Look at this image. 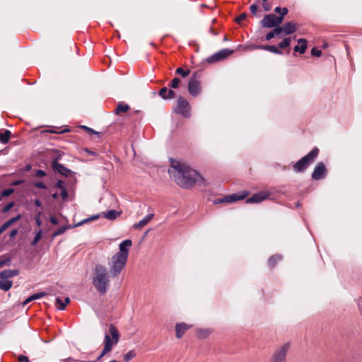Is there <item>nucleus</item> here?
<instances>
[{
  "instance_id": "f257e3e1",
  "label": "nucleus",
  "mask_w": 362,
  "mask_h": 362,
  "mask_svg": "<svg viewBox=\"0 0 362 362\" xmlns=\"http://www.w3.org/2000/svg\"><path fill=\"white\" fill-rule=\"evenodd\" d=\"M168 173L178 185L186 189L192 187L203 180L196 170L175 160H171Z\"/></svg>"
},
{
  "instance_id": "f03ea898",
  "label": "nucleus",
  "mask_w": 362,
  "mask_h": 362,
  "mask_svg": "<svg viewBox=\"0 0 362 362\" xmlns=\"http://www.w3.org/2000/svg\"><path fill=\"white\" fill-rule=\"evenodd\" d=\"M93 284L100 294H105L107 292L110 287V276L104 266L101 264L95 266L93 276Z\"/></svg>"
},
{
  "instance_id": "7ed1b4c3",
  "label": "nucleus",
  "mask_w": 362,
  "mask_h": 362,
  "mask_svg": "<svg viewBox=\"0 0 362 362\" xmlns=\"http://www.w3.org/2000/svg\"><path fill=\"white\" fill-rule=\"evenodd\" d=\"M119 340V333L117 328L112 324L109 326L108 333H105L104 338V348L95 361L91 362H97L100 361L105 355L110 352L114 346H115Z\"/></svg>"
},
{
  "instance_id": "20e7f679",
  "label": "nucleus",
  "mask_w": 362,
  "mask_h": 362,
  "mask_svg": "<svg viewBox=\"0 0 362 362\" xmlns=\"http://www.w3.org/2000/svg\"><path fill=\"white\" fill-rule=\"evenodd\" d=\"M319 149L317 147L313 148L310 153L301 158L293 165V170L296 173L304 172L308 166L314 162L315 158L317 157Z\"/></svg>"
},
{
  "instance_id": "39448f33",
  "label": "nucleus",
  "mask_w": 362,
  "mask_h": 362,
  "mask_svg": "<svg viewBox=\"0 0 362 362\" xmlns=\"http://www.w3.org/2000/svg\"><path fill=\"white\" fill-rule=\"evenodd\" d=\"M127 259L121 255L115 254L108 262L110 275L112 277L117 276L124 268Z\"/></svg>"
},
{
  "instance_id": "423d86ee",
  "label": "nucleus",
  "mask_w": 362,
  "mask_h": 362,
  "mask_svg": "<svg viewBox=\"0 0 362 362\" xmlns=\"http://www.w3.org/2000/svg\"><path fill=\"white\" fill-rule=\"evenodd\" d=\"M291 348V344L289 341L277 346L274 351L269 362H286V356Z\"/></svg>"
},
{
  "instance_id": "0eeeda50",
  "label": "nucleus",
  "mask_w": 362,
  "mask_h": 362,
  "mask_svg": "<svg viewBox=\"0 0 362 362\" xmlns=\"http://www.w3.org/2000/svg\"><path fill=\"white\" fill-rule=\"evenodd\" d=\"M202 76L200 71H196L193 74L188 82V91L192 96L198 95L201 92L200 81L198 78Z\"/></svg>"
},
{
  "instance_id": "6e6552de",
  "label": "nucleus",
  "mask_w": 362,
  "mask_h": 362,
  "mask_svg": "<svg viewBox=\"0 0 362 362\" xmlns=\"http://www.w3.org/2000/svg\"><path fill=\"white\" fill-rule=\"evenodd\" d=\"M190 106L188 101L184 98L180 96L177 101V105L174 112L182 115L184 117L189 118L191 116Z\"/></svg>"
},
{
  "instance_id": "1a4fd4ad",
  "label": "nucleus",
  "mask_w": 362,
  "mask_h": 362,
  "mask_svg": "<svg viewBox=\"0 0 362 362\" xmlns=\"http://www.w3.org/2000/svg\"><path fill=\"white\" fill-rule=\"evenodd\" d=\"M260 23L262 27L275 28L282 23V17L276 16L273 13L267 14L264 16Z\"/></svg>"
},
{
  "instance_id": "9d476101",
  "label": "nucleus",
  "mask_w": 362,
  "mask_h": 362,
  "mask_svg": "<svg viewBox=\"0 0 362 362\" xmlns=\"http://www.w3.org/2000/svg\"><path fill=\"white\" fill-rule=\"evenodd\" d=\"M247 195H248V192H245V191L242 192L240 193L233 194L226 196L225 197H223L222 199H217L215 202V203L216 204L231 203V202H236L238 200L244 199L245 198H246L247 197Z\"/></svg>"
},
{
  "instance_id": "9b49d317",
  "label": "nucleus",
  "mask_w": 362,
  "mask_h": 362,
  "mask_svg": "<svg viewBox=\"0 0 362 362\" xmlns=\"http://www.w3.org/2000/svg\"><path fill=\"white\" fill-rule=\"evenodd\" d=\"M233 53V50L229 49H223L209 57L207 59V62L210 64L217 62L223 60Z\"/></svg>"
},
{
  "instance_id": "f8f14e48",
  "label": "nucleus",
  "mask_w": 362,
  "mask_h": 362,
  "mask_svg": "<svg viewBox=\"0 0 362 362\" xmlns=\"http://www.w3.org/2000/svg\"><path fill=\"white\" fill-rule=\"evenodd\" d=\"M327 169L325 165L322 162L318 163L314 168L312 173V178L315 180H319L325 177Z\"/></svg>"
},
{
  "instance_id": "ddd939ff",
  "label": "nucleus",
  "mask_w": 362,
  "mask_h": 362,
  "mask_svg": "<svg viewBox=\"0 0 362 362\" xmlns=\"http://www.w3.org/2000/svg\"><path fill=\"white\" fill-rule=\"evenodd\" d=\"M279 29L280 35L284 33L286 35H291L295 33L297 30L296 24L293 22H287L284 23L282 26L277 27Z\"/></svg>"
},
{
  "instance_id": "4468645a",
  "label": "nucleus",
  "mask_w": 362,
  "mask_h": 362,
  "mask_svg": "<svg viewBox=\"0 0 362 362\" xmlns=\"http://www.w3.org/2000/svg\"><path fill=\"white\" fill-rule=\"evenodd\" d=\"M132 245V242L131 240L128 239L122 241L119 245V250L116 254L128 259L129 247H131Z\"/></svg>"
},
{
  "instance_id": "2eb2a0df",
  "label": "nucleus",
  "mask_w": 362,
  "mask_h": 362,
  "mask_svg": "<svg viewBox=\"0 0 362 362\" xmlns=\"http://www.w3.org/2000/svg\"><path fill=\"white\" fill-rule=\"evenodd\" d=\"M251 47L254 49H262L269 51L276 54H282L283 52L275 45H252Z\"/></svg>"
},
{
  "instance_id": "dca6fc26",
  "label": "nucleus",
  "mask_w": 362,
  "mask_h": 362,
  "mask_svg": "<svg viewBox=\"0 0 362 362\" xmlns=\"http://www.w3.org/2000/svg\"><path fill=\"white\" fill-rule=\"evenodd\" d=\"M269 196V194L264 192H261L253 194L251 197L246 200L247 203H259L265 200Z\"/></svg>"
},
{
  "instance_id": "f3484780",
  "label": "nucleus",
  "mask_w": 362,
  "mask_h": 362,
  "mask_svg": "<svg viewBox=\"0 0 362 362\" xmlns=\"http://www.w3.org/2000/svg\"><path fill=\"white\" fill-rule=\"evenodd\" d=\"M52 165L55 172H57L62 175L67 176L71 173L69 169L64 166L62 164L59 163L57 160H54Z\"/></svg>"
},
{
  "instance_id": "a211bd4d",
  "label": "nucleus",
  "mask_w": 362,
  "mask_h": 362,
  "mask_svg": "<svg viewBox=\"0 0 362 362\" xmlns=\"http://www.w3.org/2000/svg\"><path fill=\"white\" fill-rule=\"evenodd\" d=\"M191 327L185 322L177 323L175 325L176 337L180 339Z\"/></svg>"
},
{
  "instance_id": "6ab92c4d",
  "label": "nucleus",
  "mask_w": 362,
  "mask_h": 362,
  "mask_svg": "<svg viewBox=\"0 0 362 362\" xmlns=\"http://www.w3.org/2000/svg\"><path fill=\"white\" fill-rule=\"evenodd\" d=\"M19 274V272L16 269H5L0 272V278L2 279L7 280L9 278H12L15 276H17Z\"/></svg>"
},
{
  "instance_id": "aec40b11",
  "label": "nucleus",
  "mask_w": 362,
  "mask_h": 362,
  "mask_svg": "<svg viewBox=\"0 0 362 362\" xmlns=\"http://www.w3.org/2000/svg\"><path fill=\"white\" fill-rule=\"evenodd\" d=\"M298 43L300 45L295 46L293 48L294 52L303 54L307 49V40L305 39L300 38L298 40Z\"/></svg>"
},
{
  "instance_id": "412c9836",
  "label": "nucleus",
  "mask_w": 362,
  "mask_h": 362,
  "mask_svg": "<svg viewBox=\"0 0 362 362\" xmlns=\"http://www.w3.org/2000/svg\"><path fill=\"white\" fill-rule=\"evenodd\" d=\"M283 259V256L279 254H276L271 256L268 259V266L270 269H273L277 263Z\"/></svg>"
},
{
  "instance_id": "4be33fe9",
  "label": "nucleus",
  "mask_w": 362,
  "mask_h": 362,
  "mask_svg": "<svg viewBox=\"0 0 362 362\" xmlns=\"http://www.w3.org/2000/svg\"><path fill=\"white\" fill-rule=\"evenodd\" d=\"M153 214H148L146 216H145L143 219H141L139 222L135 223L134 225V228H142L145 226H146L151 220L153 218Z\"/></svg>"
},
{
  "instance_id": "5701e85b",
  "label": "nucleus",
  "mask_w": 362,
  "mask_h": 362,
  "mask_svg": "<svg viewBox=\"0 0 362 362\" xmlns=\"http://www.w3.org/2000/svg\"><path fill=\"white\" fill-rule=\"evenodd\" d=\"M129 109L130 107L127 104L119 103L115 110V114L119 115L121 113L127 112Z\"/></svg>"
},
{
  "instance_id": "b1692460",
  "label": "nucleus",
  "mask_w": 362,
  "mask_h": 362,
  "mask_svg": "<svg viewBox=\"0 0 362 362\" xmlns=\"http://www.w3.org/2000/svg\"><path fill=\"white\" fill-rule=\"evenodd\" d=\"M45 296H46L45 292L36 293L30 296V297H28L27 299H25V300L23 303V305L25 306L27 304H28L30 302H31L34 300L40 299Z\"/></svg>"
},
{
  "instance_id": "393cba45",
  "label": "nucleus",
  "mask_w": 362,
  "mask_h": 362,
  "mask_svg": "<svg viewBox=\"0 0 362 362\" xmlns=\"http://www.w3.org/2000/svg\"><path fill=\"white\" fill-rule=\"evenodd\" d=\"M11 133L9 130L0 131V142L6 144L8 142Z\"/></svg>"
},
{
  "instance_id": "a878e982",
  "label": "nucleus",
  "mask_w": 362,
  "mask_h": 362,
  "mask_svg": "<svg viewBox=\"0 0 362 362\" xmlns=\"http://www.w3.org/2000/svg\"><path fill=\"white\" fill-rule=\"evenodd\" d=\"M119 215L120 212L116 210H109L107 212H103V216L108 220H115Z\"/></svg>"
},
{
  "instance_id": "bb28decb",
  "label": "nucleus",
  "mask_w": 362,
  "mask_h": 362,
  "mask_svg": "<svg viewBox=\"0 0 362 362\" xmlns=\"http://www.w3.org/2000/svg\"><path fill=\"white\" fill-rule=\"evenodd\" d=\"M74 227H75L74 225V226L67 225V226H62L53 233L52 238H54L55 237L60 235L63 234L64 233H65V231L67 230L68 229H70V228H72Z\"/></svg>"
},
{
  "instance_id": "cd10ccee",
  "label": "nucleus",
  "mask_w": 362,
  "mask_h": 362,
  "mask_svg": "<svg viewBox=\"0 0 362 362\" xmlns=\"http://www.w3.org/2000/svg\"><path fill=\"white\" fill-rule=\"evenodd\" d=\"M279 29H278V28H274L272 30H271L270 32H269L266 36H265V40L267 41H269L271 40L273 37H274L275 36L278 37L279 38L281 37V35H280V33H279Z\"/></svg>"
},
{
  "instance_id": "c85d7f7f",
  "label": "nucleus",
  "mask_w": 362,
  "mask_h": 362,
  "mask_svg": "<svg viewBox=\"0 0 362 362\" xmlns=\"http://www.w3.org/2000/svg\"><path fill=\"white\" fill-rule=\"evenodd\" d=\"M13 283L8 280L0 281V288L4 291H8L12 287Z\"/></svg>"
},
{
  "instance_id": "c756f323",
  "label": "nucleus",
  "mask_w": 362,
  "mask_h": 362,
  "mask_svg": "<svg viewBox=\"0 0 362 362\" xmlns=\"http://www.w3.org/2000/svg\"><path fill=\"white\" fill-rule=\"evenodd\" d=\"M291 42V37H286L284 38L281 42H280L278 44V48L280 49H284L290 46Z\"/></svg>"
},
{
  "instance_id": "7c9ffc66",
  "label": "nucleus",
  "mask_w": 362,
  "mask_h": 362,
  "mask_svg": "<svg viewBox=\"0 0 362 362\" xmlns=\"http://www.w3.org/2000/svg\"><path fill=\"white\" fill-rule=\"evenodd\" d=\"M211 334V332L209 329H200L197 330V337L200 339H204L208 337Z\"/></svg>"
},
{
  "instance_id": "2f4dec72",
  "label": "nucleus",
  "mask_w": 362,
  "mask_h": 362,
  "mask_svg": "<svg viewBox=\"0 0 362 362\" xmlns=\"http://www.w3.org/2000/svg\"><path fill=\"white\" fill-rule=\"evenodd\" d=\"M100 214H97V215L93 216L90 218H86V219H84V220L77 223L76 224H75L74 226H81L83 224H84L86 223H88V222H89L90 221L96 220V219H98L100 217Z\"/></svg>"
},
{
  "instance_id": "473e14b6",
  "label": "nucleus",
  "mask_w": 362,
  "mask_h": 362,
  "mask_svg": "<svg viewBox=\"0 0 362 362\" xmlns=\"http://www.w3.org/2000/svg\"><path fill=\"white\" fill-rule=\"evenodd\" d=\"M136 356V352L134 350H131L128 351L126 354L124 355V360L126 362H129L132 359H133Z\"/></svg>"
},
{
  "instance_id": "72a5a7b5",
  "label": "nucleus",
  "mask_w": 362,
  "mask_h": 362,
  "mask_svg": "<svg viewBox=\"0 0 362 362\" xmlns=\"http://www.w3.org/2000/svg\"><path fill=\"white\" fill-rule=\"evenodd\" d=\"M21 218V215L18 214L15 217L10 218L8 221H6L4 223L6 225L7 228L13 225L14 223L17 222Z\"/></svg>"
},
{
  "instance_id": "f704fd0d",
  "label": "nucleus",
  "mask_w": 362,
  "mask_h": 362,
  "mask_svg": "<svg viewBox=\"0 0 362 362\" xmlns=\"http://www.w3.org/2000/svg\"><path fill=\"white\" fill-rule=\"evenodd\" d=\"M189 69L184 70L182 67H178L175 71V74H180L182 77L187 76L189 74Z\"/></svg>"
},
{
  "instance_id": "c9c22d12",
  "label": "nucleus",
  "mask_w": 362,
  "mask_h": 362,
  "mask_svg": "<svg viewBox=\"0 0 362 362\" xmlns=\"http://www.w3.org/2000/svg\"><path fill=\"white\" fill-rule=\"evenodd\" d=\"M42 230H40L35 235V238H33V240H32L31 242V245L32 246H35L38 242L40 241V240L42 238Z\"/></svg>"
},
{
  "instance_id": "e433bc0d",
  "label": "nucleus",
  "mask_w": 362,
  "mask_h": 362,
  "mask_svg": "<svg viewBox=\"0 0 362 362\" xmlns=\"http://www.w3.org/2000/svg\"><path fill=\"white\" fill-rule=\"evenodd\" d=\"M55 305L59 310H64L66 308V303L59 298H56Z\"/></svg>"
},
{
  "instance_id": "4c0bfd02",
  "label": "nucleus",
  "mask_w": 362,
  "mask_h": 362,
  "mask_svg": "<svg viewBox=\"0 0 362 362\" xmlns=\"http://www.w3.org/2000/svg\"><path fill=\"white\" fill-rule=\"evenodd\" d=\"M180 83V79L177 77L174 78L171 81L170 86L173 88H177Z\"/></svg>"
},
{
  "instance_id": "58836bf2",
  "label": "nucleus",
  "mask_w": 362,
  "mask_h": 362,
  "mask_svg": "<svg viewBox=\"0 0 362 362\" xmlns=\"http://www.w3.org/2000/svg\"><path fill=\"white\" fill-rule=\"evenodd\" d=\"M14 192V189L13 188H8L6 189H4L1 192V196L2 197H6L10 196L11 194H13Z\"/></svg>"
},
{
  "instance_id": "ea45409f",
  "label": "nucleus",
  "mask_w": 362,
  "mask_h": 362,
  "mask_svg": "<svg viewBox=\"0 0 362 362\" xmlns=\"http://www.w3.org/2000/svg\"><path fill=\"white\" fill-rule=\"evenodd\" d=\"M247 15L245 13H241L239 16L235 18V21L238 24H241L244 20L246 19Z\"/></svg>"
},
{
  "instance_id": "a19ab883",
  "label": "nucleus",
  "mask_w": 362,
  "mask_h": 362,
  "mask_svg": "<svg viewBox=\"0 0 362 362\" xmlns=\"http://www.w3.org/2000/svg\"><path fill=\"white\" fill-rule=\"evenodd\" d=\"M60 191H61L60 196L62 197V199L64 201H65L68 198V196H69V193H68L66 187L61 189Z\"/></svg>"
},
{
  "instance_id": "79ce46f5",
  "label": "nucleus",
  "mask_w": 362,
  "mask_h": 362,
  "mask_svg": "<svg viewBox=\"0 0 362 362\" xmlns=\"http://www.w3.org/2000/svg\"><path fill=\"white\" fill-rule=\"evenodd\" d=\"M14 206V202H10L8 203L7 205H6L5 206H4L2 209H1V212L2 213H6L8 212L10 209H11Z\"/></svg>"
},
{
  "instance_id": "37998d69",
  "label": "nucleus",
  "mask_w": 362,
  "mask_h": 362,
  "mask_svg": "<svg viewBox=\"0 0 362 362\" xmlns=\"http://www.w3.org/2000/svg\"><path fill=\"white\" fill-rule=\"evenodd\" d=\"M311 54L314 57H320L322 55V51L317 47H313L311 50Z\"/></svg>"
},
{
  "instance_id": "c03bdc74",
  "label": "nucleus",
  "mask_w": 362,
  "mask_h": 362,
  "mask_svg": "<svg viewBox=\"0 0 362 362\" xmlns=\"http://www.w3.org/2000/svg\"><path fill=\"white\" fill-rule=\"evenodd\" d=\"M54 187L59 189L66 187L64 182L62 180H58L54 184Z\"/></svg>"
},
{
  "instance_id": "a18cd8bd",
  "label": "nucleus",
  "mask_w": 362,
  "mask_h": 362,
  "mask_svg": "<svg viewBox=\"0 0 362 362\" xmlns=\"http://www.w3.org/2000/svg\"><path fill=\"white\" fill-rule=\"evenodd\" d=\"M168 89L166 87H163L159 90V95L162 98L166 100V95L168 94Z\"/></svg>"
},
{
  "instance_id": "49530a36",
  "label": "nucleus",
  "mask_w": 362,
  "mask_h": 362,
  "mask_svg": "<svg viewBox=\"0 0 362 362\" xmlns=\"http://www.w3.org/2000/svg\"><path fill=\"white\" fill-rule=\"evenodd\" d=\"M34 186L39 189H47V186L42 181H37L34 183Z\"/></svg>"
},
{
  "instance_id": "de8ad7c7",
  "label": "nucleus",
  "mask_w": 362,
  "mask_h": 362,
  "mask_svg": "<svg viewBox=\"0 0 362 362\" xmlns=\"http://www.w3.org/2000/svg\"><path fill=\"white\" fill-rule=\"evenodd\" d=\"M46 175V173L42 170H37L35 173L36 177H42Z\"/></svg>"
},
{
  "instance_id": "09e8293b",
  "label": "nucleus",
  "mask_w": 362,
  "mask_h": 362,
  "mask_svg": "<svg viewBox=\"0 0 362 362\" xmlns=\"http://www.w3.org/2000/svg\"><path fill=\"white\" fill-rule=\"evenodd\" d=\"M10 262H11V259L10 258H6L4 259L1 260L0 261V267H1V268L3 267L5 265H9Z\"/></svg>"
},
{
  "instance_id": "8fccbe9b",
  "label": "nucleus",
  "mask_w": 362,
  "mask_h": 362,
  "mask_svg": "<svg viewBox=\"0 0 362 362\" xmlns=\"http://www.w3.org/2000/svg\"><path fill=\"white\" fill-rule=\"evenodd\" d=\"M81 127L83 129H86L89 134H98V135H99L100 134V132H95L93 129L88 127L86 126H82Z\"/></svg>"
},
{
  "instance_id": "3c124183",
  "label": "nucleus",
  "mask_w": 362,
  "mask_h": 362,
  "mask_svg": "<svg viewBox=\"0 0 362 362\" xmlns=\"http://www.w3.org/2000/svg\"><path fill=\"white\" fill-rule=\"evenodd\" d=\"M175 97V92L173 90H168V94L166 95V99H172Z\"/></svg>"
},
{
  "instance_id": "603ef678",
  "label": "nucleus",
  "mask_w": 362,
  "mask_h": 362,
  "mask_svg": "<svg viewBox=\"0 0 362 362\" xmlns=\"http://www.w3.org/2000/svg\"><path fill=\"white\" fill-rule=\"evenodd\" d=\"M49 221L53 224V225H58L59 223V221L58 220L57 218H56L55 216H51L49 217Z\"/></svg>"
},
{
  "instance_id": "864d4df0",
  "label": "nucleus",
  "mask_w": 362,
  "mask_h": 362,
  "mask_svg": "<svg viewBox=\"0 0 362 362\" xmlns=\"http://www.w3.org/2000/svg\"><path fill=\"white\" fill-rule=\"evenodd\" d=\"M257 9H258V6L257 4H252L250 6V10L251 11V13L253 14V15H255L257 11Z\"/></svg>"
},
{
  "instance_id": "5fc2aeb1",
  "label": "nucleus",
  "mask_w": 362,
  "mask_h": 362,
  "mask_svg": "<svg viewBox=\"0 0 362 362\" xmlns=\"http://www.w3.org/2000/svg\"><path fill=\"white\" fill-rule=\"evenodd\" d=\"M18 361L19 362H29L28 358L27 356H23V355L18 356Z\"/></svg>"
},
{
  "instance_id": "6e6d98bb",
  "label": "nucleus",
  "mask_w": 362,
  "mask_h": 362,
  "mask_svg": "<svg viewBox=\"0 0 362 362\" xmlns=\"http://www.w3.org/2000/svg\"><path fill=\"white\" fill-rule=\"evenodd\" d=\"M69 130L66 129H64L61 132H58V131H56V130H54L52 129H49L45 131V132H49V133H55V134H59V133H64V132H69Z\"/></svg>"
},
{
  "instance_id": "4d7b16f0",
  "label": "nucleus",
  "mask_w": 362,
  "mask_h": 362,
  "mask_svg": "<svg viewBox=\"0 0 362 362\" xmlns=\"http://www.w3.org/2000/svg\"><path fill=\"white\" fill-rule=\"evenodd\" d=\"M262 6L265 11H269L272 9V6L267 2H263Z\"/></svg>"
},
{
  "instance_id": "13d9d810",
  "label": "nucleus",
  "mask_w": 362,
  "mask_h": 362,
  "mask_svg": "<svg viewBox=\"0 0 362 362\" xmlns=\"http://www.w3.org/2000/svg\"><path fill=\"white\" fill-rule=\"evenodd\" d=\"M288 10L287 8H281V15L279 17H282V21H284V17L288 13Z\"/></svg>"
},
{
  "instance_id": "bf43d9fd",
  "label": "nucleus",
  "mask_w": 362,
  "mask_h": 362,
  "mask_svg": "<svg viewBox=\"0 0 362 362\" xmlns=\"http://www.w3.org/2000/svg\"><path fill=\"white\" fill-rule=\"evenodd\" d=\"M18 234V230L17 229H13L12 230L10 233H9V236L11 238H14L16 235Z\"/></svg>"
},
{
  "instance_id": "052dcab7",
  "label": "nucleus",
  "mask_w": 362,
  "mask_h": 362,
  "mask_svg": "<svg viewBox=\"0 0 362 362\" xmlns=\"http://www.w3.org/2000/svg\"><path fill=\"white\" fill-rule=\"evenodd\" d=\"M7 226L5 223H4L1 227H0V235L7 229Z\"/></svg>"
},
{
  "instance_id": "680f3d73",
  "label": "nucleus",
  "mask_w": 362,
  "mask_h": 362,
  "mask_svg": "<svg viewBox=\"0 0 362 362\" xmlns=\"http://www.w3.org/2000/svg\"><path fill=\"white\" fill-rule=\"evenodd\" d=\"M34 204L36 206H38V207H41V206H42L41 202L37 199L34 200Z\"/></svg>"
},
{
  "instance_id": "e2e57ef3",
  "label": "nucleus",
  "mask_w": 362,
  "mask_h": 362,
  "mask_svg": "<svg viewBox=\"0 0 362 362\" xmlns=\"http://www.w3.org/2000/svg\"><path fill=\"white\" fill-rule=\"evenodd\" d=\"M274 11H275L276 13H279L280 15H281V7H279V6L276 7V8H274Z\"/></svg>"
},
{
  "instance_id": "0e129e2a",
  "label": "nucleus",
  "mask_w": 362,
  "mask_h": 362,
  "mask_svg": "<svg viewBox=\"0 0 362 362\" xmlns=\"http://www.w3.org/2000/svg\"><path fill=\"white\" fill-rule=\"evenodd\" d=\"M59 197V194L57 192H55L52 194V198L53 199H57Z\"/></svg>"
},
{
  "instance_id": "69168bd1",
  "label": "nucleus",
  "mask_w": 362,
  "mask_h": 362,
  "mask_svg": "<svg viewBox=\"0 0 362 362\" xmlns=\"http://www.w3.org/2000/svg\"><path fill=\"white\" fill-rule=\"evenodd\" d=\"M35 222H36V223H37V225L38 226H40L41 225V221H40V219L39 218H37L35 219Z\"/></svg>"
},
{
  "instance_id": "338daca9",
  "label": "nucleus",
  "mask_w": 362,
  "mask_h": 362,
  "mask_svg": "<svg viewBox=\"0 0 362 362\" xmlns=\"http://www.w3.org/2000/svg\"><path fill=\"white\" fill-rule=\"evenodd\" d=\"M86 152H88V154H90V155H95V154H96V153L93 152V151H90V150L86 149Z\"/></svg>"
},
{
  "instance_id": "774afa93",
  "label": "nucleus",
  "mask_w": 362,
  "mask_h": 362,
  "mask_svg": "<svg viewBox=\"0 0 362 362\" xmlns=\"http://www.w3.org/2000/svg\"><path fill=\"white\" fill-rule=\"evenodd\" d=\"M70 301V299L69 298L66 297L65 299H64V303H66V305L69 303Z\"/></svg>"
}]
</instances>
